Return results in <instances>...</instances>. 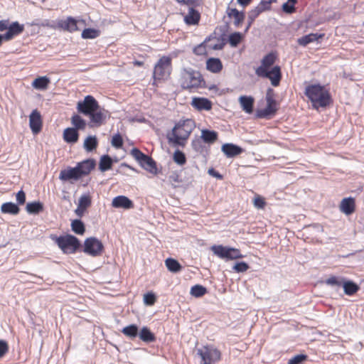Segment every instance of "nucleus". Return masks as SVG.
<instances>
[{
  "instance_id": "1",
  "label": "nucleus",
  "mask_w": 364,
  "mask_h": 364,
  "mask_svg": "<svg viewBox=\"0 0 364 364\" xmlns=\"http://www.w3.org/2000/svg\"><path fill=\"white\" fill-rule=\"evenodd\" d=\"M276 56L272 53L266 55L261 60V65L255 70V74L260 77L268 78L271 84L277 87L279 85L282 73L279 65L274 66L270 70L269 68L274 65Z\"/></svg>"
},
{
  "instance_id": "2",
  "label": "nucleus",
  "mask_w": 364,
  "mask_h": 364,
  "mask_svg": "<svg viewBox=\"0 0 364 364\" xmlns=\"http://www.w3.org/2000/svg\"><path fill=\"white\" fill-rule=\"evenodd\" d=\"M194 128L195 123L192 119L179 121L167 134V139L169 143L183 146Z\"/></svg>"
},
{
  "instance_id": "3",
  "label": "nucleus",
  "mask_w": 364,
  "mask_h": 364,
  "mask_svg": "<svg viewBox=\"0 0 364 364\" xmlns=\"http://www.w3.org/2000/svg\"><path fill=\"white\" fill-rule=\"evenodd\" d=\"M306 95L312 103L314 108L326 107L331 102V95L324 87L319 85L308 86L305 91Z\"/></svg>"
},
{
  "instance_id": "4",
  "label": "nucleus",
  "mask_w": 364,
  "mask_h": 364,
  "mask_svg": "<svg viewBox=\"0 0 364 364\" xmlns=\"http://www.w3.org/2000/svg\"><path fill=\"white\" fill-rule=\"evenodd\" d=\"M204 82L199 71L191 68H183L181 72L180 83L183 90H191L201 87Z\"/></svg>"
},
{
  "instance_id": "5",
  "label": "nucleus",
  "mask_w": 364,
  "mask_h": 364,
  "mask_svg": "<svg viewBox=\"0 0 364 364\" xmlns=\"http://www.w3.org/2000/svg\"><path fill=\"white\" fill-rule=\"evenodd\" d=\"M55 242L64 253L72 254L80 246V240L72 235L55 237Z\"/></svg>"
},
{
  "instance_id": "6",
  "label": "nucleus",
  "mask_w": 364,
  "mask_h": 364,
  "mask_svg": "<svg viewBox=\"0 0 364 364\" xmlns=\"http://www.w3.org/2000/svg\"><path fill=\"white\" fill-rule=\"evenodd\" d=\"M171 60L168 57L164 56L158 61L154 70V78L161 80L166 78L171 73Z\"/></svg>"
},
{
  "instance_id": "7",
  "label": "nucleus",
  "mask_w": 364,
  "mask_h": 364,
  "mask_svg": "<svg viewBox=\"0 0 364 364\" xmlns=\"http://www.w3.org/2000/svg\"><path fill=\"white\" fill-rule=\"evenodd\" d=\"M211 250L215 255L222 259H235L243 257L238 249L224 247L223 245H213L211 247Z\"/></svg>"
},
{
  "instance_id": "8",
  "label": "nucleus",
  "mask_w": 364,
  "mask_h": 364,
  "mask_svg": "<svg viewBox=\"0 0 364 364\" xmlns=\"http://www.w3.org/2000/svg\"><path fill=\"white\" fill-rule=\"evenodd\" d=\"M198 355L201 358L202 364H212L217 362L220 358V352L210 346H204L203 348L198 349Z\"/></svg>"
},
{
  "instance_id": "9",
  "label": "nucleus",
  "mask_w": 364,
  "mask_h": 364,
  "mask_svg": "<svg viewBox=\"0 0 364 364\" xmlns=\"http://www.w3.org/2000/svg\"><path fill=\"white\" fill-rule=\"evenodd\" d=\"M104 250L103 244L97 238L91 237L87 238L84 242V252L92 257L102 255Z\"/></svg>"
},
{
  "instance_id": "10",
  "label": "nucleus",
  "mask_w": 364,
  "mask_h": 364,
  "mask_svg": "<svg viewBox=\"0 0 364 364\" xmlns=\"http://www.w3.org/2000/svg\"><path fill=\"white\" fill-rule=\"evenodd\" d=\"M99 104L91 95L85 97L82 101H79L77 105L78 112L89 116L95 110L97 109Z\"/></svg>"
},
{
  "instance_id": "11",
  "label": "nucleus",
  "mask_w": 364,
  "mask_h": 364,
  "mask_svg": "<svg viewBox=\"0 0 364 364\" xmlns=\"http://www.w3.org/2000/svg\"><path fill=\"white\" fill-rule=\"evenodd\" d=\"M90 122L96 127L101 126L107 118H109L110 114L105 108L98 106L97 109L95 110L89 115Z\"/></svg>"
},
{
  "instance_id": "12",
  "label": "nucleus",
  "mask_w": 364,
  "mask_h": 364,
  "mask_svg": "<svg viewBox=\"0 0 364 364\" xmlns=\"http://www.w3.org/2000/svg\"><path fill=\"white\" fill-rule=\"evenodd\" d=\"M29 125L34 134L39 133L42 128V119L40 112L37 109L32 111L29 116Z\"/></svg>"
},
{
  "instance_id": "13",
  "label": "nucleus",
  "mask_w": 364,
  "mask_h": 364,
  "mask_svg": "<svg viewBox=\"0 0 364 364\" xmlns=\"http://www.w3.org/2000/svg\"><path fill=\"white\" fill-rule=\"evenodd\" d=\"M276 101L267 102L265 108L257 111V117L258 118H269L274 116L278 109Z\"/></svg>"
},
{
  "instance_id": "14",
  "label": "nucleus",
  "mask_w": 364,
  "mask_h": 364,
  "mask_svg": "<svg viewBox=\"0 0 364 364\" xmlns=\"http://www.w3.org/2000/svg\"><path fill=\"white\" fill-rule=\"evenodd\" d=\"M82 177L77 166L74 168H68L62 170L60 173L59 178L62 181H77Z\"/></svg>"
},
{
  "instance_id": "15",
  "label": "nucleus",
  "mask_w": 364,
  "mask_h": 364,
  "mask_svg": "<svg viewBox=\"0 0 364 364\" xmlns=\"http://www.w3.org/2000/svg\"><path fill=\"white\" fill-rule=\"evenodd\" d=\"M24 30V26L18 22H13L9 26L7 31L4 34V41H10L14 36L21 33Z\"/></svg>"
},
{
  "instance_id": "16",
  "label": "nucleus",
  "mask_w": 364,
  "mask_h": 364,
  "mask_svg": "<svg viewBox=\"0 0 364 364\" xmlns=\"http://www.w3.org/2000/svg\"><path fill=\"white\" fill-rule=\"evenodd\" d=\"M96 166V161L93 159H88L77 163V167L82 176L88 175Z\"/></svg>"
},
{
  "instance_id": "17",
  "label": "nucleus",
  "mask_w": 364,
  "mask_h": 364,
  "mask_svg": "<svg viewBox=\"0 0 364 364\" xmlns=\"http://www.w3.org/2000/svg\"><path fill=\"white\" fill-rule=\"evenodd\" d=\"M112 205L117 208L130 209L134 207V203L127 196H119L113 198Z\"/></svg>"
},
{
  "instance_id": "18",
  "label": "nucleus",
  "mask_w": 364,
  "mask_h": 364,
  "mask_svg": "<svg viewBox=\"0 0 364 364\" xmlns=\"http://www.w3.org/2000/svg\"><path fill=\"white\" fill-rule=\"evenodd\" d=\"M191 105L199 111H208L212 108V102L210 100L203 97H193L191 102Z\"/></svg>"
},
{
  "instance_id": "19",
  "label": "nucleus",
  "mask_w": 364,
  "mask_h": 364,
  "mask_svg": "<svg viewBox=\"0 0 364 364\" xmlns=\"http://www.w3.org/2000/svg\"><path fill=\"white\" fill-rule=\"evenodd\" d=\"M221 150L228 158L235 157L240 154L243 151L240 146L231 143L223 144Z\"/></svg>"
},
{
  "instance_id": "20",
  "label": "nucleus",
  "mask_w": 364,
  "mask_h": 364,
  "mask_svg": "<svg viewBox=\"0 0 364 364\" xmlns=\"http://www.w3.org/2000/svg\"><path fill=\"white\" fill-rule=\"evenodd\" d=\"M194 7L188 6V12L184 16V21L187 25H196L200 21V15Z\"/></svg>"
},
{
  "instance_id": "21",
  "label": "nucleus",
  "mask_w": 364,
  "mask_h": 364,
  "mask_svg": "<svg viewBox=\"0 0 364 364\" xmlns=\"http://www.w3.org/2000/svg\"><path fill=\"white\" fill-rule=\"evenodd\" d=\"M340 208L346 215L352 214L355 211V199L351 197L343 198L341 202Z\"/></svg>"
},
{
  "instance_id": "22",
  "label": "nucleus",
  "mask_w": 364,
  "mask_h": 364,
  "mask_svg": "<svg viewBox=\"0 0 364 364\" xmlns=\"http://www.w3.org/2000/svg\"><path fill=\"white\" fill-rule=\"evenodd\" d=\"M254 98L251 96H240L239 102L240 106L246 113L251 114L253 112Z\"/></svg>"
},
{
  "instance_id": "23",
  "label": "nucleus",
  "mask_w": 364,
  "mask_h": 364,
  "mask_svg": "<svg viewBox=\"0 0 364 364\" xmlns=\"http://www.w3.org/2000/svg\"><path fill=\"white\" fill-rule=\"evenodd\" d=\"M227 14L230 18H234V25L236 27L240 26L245 19V13L239 11L236 9L228 7L227 9Z\"/></svg>"
},
{
  "instance_id": "24",
  "label": "nucleus",
  "mask_w": 364,
  "mask_h": 364,
  "mask_svg": "<svg viewBox=\"0 0 364 364\" xmlns=\"http://www.w3.org/2000/svg\"><path fill=\"white\" fill-rule=\"evenodd\" d=\"M324 36V33H309L298 38L297 42L300 46H306L309 43L318 41L319 38H322Z\"/></svg>"
},
{
  "instance_id": "25",
  "label": "nucleus",
  "mask_w": 364,
  "mask_h": 364,
  "mask_svg": "<svg viewBox=\"0 0 364 364\" xmlns=\"http://www.w3.org/2000/svg\"><path fill=\"white\" fill-rule=\"evenodd\" d=\"M140 166L148 171L151 173H156V165L155 161L148 155H146L145 157L141 160L139 163Z\"/></svg>"
},
{
  "instance_id": "26",
  "label": "nucleus",
  "mask_w": 364,
  "mask_h": 364,
  "mask_svg": "<svg viewBox=\"0 0 364 364\" xmlns=\"http://www.w3.org/2000/svg\"><path fill=\"white\" fill-rule=\"evenodd\" d=\"M79 134L75 128H66L63 132V139L67 143H75L77 141Z\"/></svg>"
},
{
  "instance_id": "27",
  "label": "nucleus",
  "mask_w": 364,
  "mask_h": 364,
  "mask_svg": "<svg viewBox=\"0 0 364 364\" xmlns=\"http://www.w3.org/2000/svg\"><path fill=\"white\" fill-rule=\"evenodd\" d=\"M206 68L212 73H219L222 68L223 65L219 58H211L206 62Z\"/></svg>"
},
{
  "instance_id": "28",
  "label": "nucleus",
  "mask_w": 364,
  "mask_h": 364,
  "mask_svg": "<svg viewBox=\"0 0 364 364\" xmlns=\"http://www.w3.org/2000/svg\"><path fill=\"white\" fill-rule=\"evenodd\" d=\"M50 80L46 76L36 77L32 82V86L39 90H46L50 84Z\"/></svg>"
},
{
  "instance_id": "29",
  "label": "nucleus",
  "mask_w": 364,
  "mask_h": 364,
  "mask_svg": "<svg viewBox=\"0 0 364 364\" xmlns=\"http://www.w3.org/2000/svg\"><path fill=\"white\" fill-rule=\"evenodd\" d=\"M200 137L205 143L213 144L218 139V133L213 130L203 129Z\"/></svg>"
},
{
  "instance_id": "30",
  "label": "nucleus",
  "mask_w": 364,
  "mask_h": 364,
  "mask_svg": "<svg viewBox=\"0 0 364 364\" xmlns=\"http://www.w3.org/2000/svg\"><path fill=\"white\" fill-rule=\"evenodd\" d=\"M77 23V21L75 18L68 17L66 21L59 23V26L65 31L73 32L78 30Z\"/></svg>"
},
{
  "instance_id": "31",
  "label": "nucleus",
  "mask_w": 364,
  "mask_h": 364,
  "mask_svg": "<svg viewBox=\"0 0 364 364\" xmlns=\"http://www.w3.org/2000/svg\"><path fill=\"white\" fill-rule=\"evenodd\" d=\"M165 265L168 270L173 273L179 272L182 269L181 264L176 259L171 257L165 260Z\"/></svg>"
},
{
  "instance_id": "32",
  "label": "nucleus",
  "mask_w": 364,
  "mask_h": 364,
  "mask_svg": "<svg viewBox=\"0 0 364 364\" xmlns=\"http://www.w3.org/2000/svg\"><path fill=\"white\" fill-rule=\"evenodd\" d=\"M341 286L343 287L344 293L347 295H353L359 289V287L355 283L352 281H346L345 279Z\"/></svg>"
},
{
  "instance_id": "33",
  "label": "nucleus",
  "mask_w": 364,
  "mask_h": 364,
  "mask_svg": "<svg viewBox=\"0 0 364 364\" xmlns=\"http://www.w3.org/2000/svg\"><path fill=\"white\" fill-rule=\"evenodd\" d=\"M112 164L113 161L109 155H103L100 160L99 169L105 172L112 168Z\"/></svg>"
},
{
  "instance_id": "34",
  "label": "nucleus",
  "mask_w": 364,
  "mask_h": 364,
  "mask_svg": "<svg viewBox=\"0 0 364 364\" xmlns=\"http://www.w3.org/2000/svg\"><path fill=\"white\" fill-rule=\"evenodd\" d=\"M1 210L4 213L16 215L19 213L20 209L16 204L11 202H8L2 204Z\"/></svg>"
},
{
  "instance_id": "35",
  "label": "nucleus",
  "mask_w": 364,
  "mask_h": 364,
  "mask_svg": "<svg viewBox=\"0 0 364 364\" xmlns=\"http://www.w3.org/2000/svg\"><path fill=\"white\" fill-rule=\"evenodd\" d=\"M138 334L140 339L146 343L153 342L156 340L154 334L147 327H143Z\"/></svg>"
},
{
  "instance_id": "36",
  "label": "nucleus",
  "mask_w": 364,
  "mask_h": 364,
  "mask_svg": "<svg viewBox=\"0 0 364 364\" xmlns=\"http://www.w3.org/2000/svg\"><path fill=\"white\" fill-rule=\"evenodd\" d=\"M26 209L30 214H38L43 210V205L40 201L28 203Z\"/></svg>"
},
{
  "instance_id": "37",
  "label": "nucleus",
  "mask_w": 364,
  "mask_h": 364,
  "mask_svg": "<svg viewBox=\"0 0 364 364\" xmlns=\"http://www.w3.org/2000/svg\"><path fill=\"white\" fill-rule=\"evenodd\" d=\"M98 145L97 139L95 136H87L84 141V149L87 151H92Z\"/></svg>"
},
{
  "instance_id": "38",
  "label": "nucleus",
  "mask_w": 364,
  "mask_h": 364,
  "mask_svg": "<svg viewBox=\"0 0 364 364\" xmlns=\"http://www.w3.org/2000/svg\"><path fill=\"white\" fill-rule=\"evenodd\" d=\"M264 11L263 9L261 8L259 5H257L255 9H252L248 13V25L247 26V30L251 26L255 18Z\"/></svg>"
},
{
  "instance_id": "39",
  "label": "nucleus",
  "mask_w": 364,
  "mask_h": 364,
  "mask_svg": "<svg viewBox=\"0 0 364 364\" xmlns=\"http://www.w3.org/2000/svg\"><path fill=\"white\" fill-rule=\"evenodd\" d=\"M72 230L77 235H83L85 232L84 223L79 219H75L71 223Z\"/></svg>"
},
{
  "instance_id": "40",
  "label": "nucleus",
  "mask_w": 364,
  "mask_h": 364,
  "mask_svg": "<svg viewBox=\"0 0 364 364\" xmlns=\"http://www.w3.org/2000/svg\"><path fill=\"white\" fill-rule=\"evenodd\" d=\"M122 332L127 336L133 338L137 336L139 332H138V327L135 324H131L126 327H124Z\"/></svg>"
},
{
  "instance_id": "41",
  "label": "nucleus",
  "mask_w": 364,
  "mask_h": 364,
  "mask_svg": "<svg viewBox=\"0 0 364 364\" xmlns=\"http://www.w3.org/2000/svg\"><path fill=\"white\" fill-rule=\"evenodd\" d=\"M190 293L192 296L199 298L207 293V289L202 285L196 284L191 287Z\"/></svg>"
},
{
  "instance_id": "42",
  "label": "nucleus",
  "mask_w": 364,
  "mask_h": 364,
  "mask_svg": "<svg viewBox=\"0 0 364 364\" xmlns=\"http://www.w3.org/2000/svg\"><path fill=\"white\" fill-rule=\"evenodd\" d=\"M72 124L76 130L84 129L86 126L85 121L79 115L75 114L71 118Z\"/></svg>"
},
{
  "instance_id": "43",
  "label": "nucleus",
  "mask_w": 364,
  "mask_h": 364,
  "mask_svg": "<svg viewBox=\"0 0 364 364\" xmlns=\"http://www.w3.org/2000/svg\"><path fill=\"white\" fill-rule=\"evenodd\" d=\"M100 31L95 28H85L82 32V38L84 39H93L100 36Z\"/></svg>"
},
{
  "instance_id": "44",
  "label": "nucleus",
  "mask_w": 364,
  "mask_h": 364,
  "mask_svg": "<svg viewBox=\"0 0 364 364\" xmlns=\"http://www.w3.org/2000/svg\"><path fill=\"white\" fill-rule=\"evenodd\" d=\"M173 161L178 165L182 166L186 164V158L184 153L178 149L173 153Z\"/></svg>"
},
{
  "instance_id": "45",
  "label": "nucleus",
  "mask_w": 364,
  "mask_h": 364,
  "mask_svg": "<svg viewBox=\"0 0 364 364\" xmlns=\"http://www.w3.org/2000/svg\"><path fill=\"white\" fill-rule=\"evenodd\" d=\"M296 3V0H288L282 5V10L287 14H292L295 11L294 5Z\"/></svg>"
},
{
  "instance_id": "46",
  "label": "nucleus",
  "mask_w": 364,
  "mask_h": 364,
  "mask_svg": "<svg viewBox=\"0 0 364 364\" xmlns=\"http://www.w3.org/2000/svg\"><path fill=\"white\" fill-rule=\"evenodd\" d=\"M242 39V35L239 32H235L229 36V43L232 47H236Z\"/></svg>"
},
{
  "instance_id": "47",
  "label": "nucleus",
  "mask_w": 364,
  "mask_h": 364,
  "mask_svg": "<svg viewBox=\"0 0 364 364\" xmlns=\"http://www.w3.org/2000/svg\"><path fill=\"white\" fill-rule=\"evenodd\" d=\"M343 279V277L332 276L326 280V284L332 287H341Z\"/></svg>"
},
{
  "instance_id": "48",
  "label": "nucleus",
  "mask_w": 364,
  "mask_h": 364,
  "mask_svg": "<svg viewBox=\"0 0 364 364\" xmlns=\"http://www.w3.org/2000/svg\"><path fill=\"white\" fill-rule=\"evenodd\" d=\"M168 181L173 187H177L183 181L176 171H173L168 176Z\"/></svg>"
},
{
  "instance_id": "49",
  "label": "nucleus",
  "mask_w": 364,
  "mask_h": 364,
  "mask_svg": "<svg viewBox=\"0 0 364 364\" xmlns=\"http://www.w3.org/2000/svg\"><path fill=\"white\" fill-rule=\"evenodd\" d=\"M91 205V198L88 195H82L79 198L78 205L80 208H82L83 209H87Z\"/></svg>"
},
{
  "instance_id": "50",
  "label": "nucleus",
  "mask_w": 364,
  "mask_h": 364,
  "mask_svg": "<svg viewBox=\"0 0 364 364\" xmlns=\"http://www.w3.org/2000/svg\"><path fill=\"white\" fill-rule=\"evenodd\" d=\"M156 300V295L153 292H148L144 295V302L147 306L154 305Z\"/></svg>"
},
{
  "instance_id": "51",
  "label": "nucleus",
  "mask_w": 364,
  "mask_h": 364,
  "mask_svg": "<svg viewBox=\"0 0 364 364\" xmlns=\"http://www.w3.org/2000/svg\"><path fill=\"white\" fill-rule=\"evenodd\" d=\"M111 143L112 146L117 149L121 148L123 145V139L122 136L119 134L114 135L112 136Z\"/></svg>"
},
{
  "instance_id": "52",
  "label": "nucleus",
  "mask_w": 364,
  "mask_h": 364,
  "mask_svg": "<svg viewBox=\"0 0 364 364\" xmlns=\"http://www.w3.org/2000/svg\"><path fill=\"white\" fill-rule=\"evenodd\" d=\"M307 359V355L304 354L297 355L291 358L288 364H301L304 361Z\"/></svg>"
},
{
  "instance_id": "53",
  "label": "nucleus",
  "mask_w": 364,
  "mask_h": 364,
  "mask_svg": "<svg viewBox=\"0 0 364 364\" xmlns=\"http://www.w3.org/2000/svg\"><path fill=\"white\" fill-rule=\"evenodd\" d=\"M253 204L255 208L262 209L264 208L266 203L262 196L257 195L253 200Z\"/></svg>"
},
{
  "instance_id": "54",
  "label": "nucleus",
  "mask_w": 364,
  "mask_h": 364,
  "mask_svg": "<svg viewBox=\"0 0 364 364\" xmlns=\"http://www.w3.org/2000/svg\"><path fill=\"white\" fill-rule=\"evenodd\" d=\"M131 154L132 156L139 162L140 163L141 160L145 157L146 154L142 153L139 149L137 148H133L131 150Z\"/></svg>"
},
{
  "instance_id": "55",
  "label": "nucleus",
  "mask_w": 364,
  "mask_h": 364,
  "mask_svg": "<svg viewBox=\"0 0 364 364\" xmlns=\"http://www.w3.org/2000/svg\"><path fill=\"white\" fill-rule=\"evenodd\" d=\"M249 269V265L245 262H237L233 269L237 272H245Z\"/></svg>"
},
{
  "instance_id": "56",
  "label": "nucleus",
  "mask_w": 364,
  "mask_h": 364,
  "mask_svg": "<svg viewBox=\"0 0 364 364\" xmlns=\"http://www.w3.org/2000/svg\"><path fill=\"white\" fill-rule=\"evenodd\" d=\"M9 350V346L6 341L0 340V358H2Z\"/></svg>"
},
{
  "instance_id": "57",
  "label": "nucleus",
  "mask_w": 364,
  "mask_h": 364,
  "mask_svg": "<svg viewBox=\"0 0 364 364\" xmlns=\"http://www.w3.org/2000/svg\"><path fill=\"white\" fill-rule=\"evenodd\" d=\"M178 3L186 4L191 6H196L200 5L201 0H176Z\"/></svg>"
},
{
  "instance_id": "58",
  "label": "nucleus",
  "mask_w": 364,
  "mask_h": 364,
  "mask_svg": "<svg viewBox=\"0 0 364 364\" xmlns=\"http://www.w3.org/2000/svg\"><path fill=\"white\" fill-rule=\"evenodd\" d=\"M16 200L19 205H23L26 201V194L22 190L16 193Z\"/></svg>"
},
{
  "instance_id": "59",
  "label": "nucleus",
  "mask_w": 364,
  "mask_h": 364,
  "mask_svg": "<svg viewBox=\"0 0 364 364\" xmlns=\"http://www.w3.org/2000/svg\"><path fill=\"white\" fill-rule=\"evenodd\" d=\"M205 52V47L203 44H200L193 48V53L198 55H203Z\"/></svg>"
},
{
  "instance_id": "60",
  "label": "nucleus",
  "mask_w": 364,
  "mask_h": 364,
  "mask_svg": "<svg viewBox=\"0 0 364 364\" xmlns=\"http://www.w3.org/2000/svg\"><path fill=\"white\" fill-rule=\"evenodd\" d=\"M32 26H43V27H48V28H54V25L50 23V21L49 20H44L43 21H42L41 23H38V22H36V21H33L32 23H31Z\"/></svg>"
},
{
  "instance_id": "61",
  "label": "nucleus",
  "mask_w": 364,
  "mask_h": 364,
  "mask_svg": "<svg viewBox=\"0 0 364 364\" xmlns=\"http://www.w3.org/2000/svg\"><path fill=\"white\" fill-rule=\"evenodd\" d=\"M274 90L272 88H268L266 92V102H270V101H276L274 99Z\"/></svg>"
},
{
  "instance_id": "62",
  "label": "nucleus",
  "mask_w": 364,
  "mask_h": 364,
  "mask_svg": "<svg viewBox=\"0 0 364 364\" xmlns=\"http://www.w3.org/2000/svg\"><path fill=\"white\" fill-rule=\"evenodd\" d=\"M208 173L209 175L218 178V179H222L223 178V176L218 173V171H216L213 168H209L208 171Z\"/></svg>"
},
{
  "instance_id": "63",
  "label": "nucleus",
  "mask_w": 364,
  "mask_h": 364,
  "mask_svg": "<svg viewBox=\"0 0 364 364\" xmlns=\"http://www.w3.org/2000/svg\"><path fill=\"white\" fill-rule=\"evenodd\" d=\"M258 5L263 9L264 11L269 10L271 7V4L265 0H261L260 3Z\"/></svg>"
},
{
  "instance_id": "64",
  "label": "nucleus",
  "mask_w": 364,
  "mask_h": 364,
  "mask_svg": "<svg viewBox=\"0 0 364 364\" xmlns=\"http://www.w3.org/2000/svg\"><path fill=\"white\" fill-rule=\"evenodd\" d=\"M9 21L8 20H1L0 21V31H3L7 30L9 28Z\"/></svg>"
}]
</instances>
